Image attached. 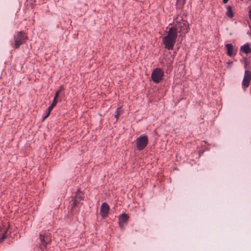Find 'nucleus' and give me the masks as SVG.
I'll return each instance as SVG.
<instances>
[{"label": "nucleus", "mask_w": 251, "mask_h": 251, "mask_svg": "<svg viewBox=\"0 0 251 251\" xmlns=\"http://www.w3.org/2000/svg\"><path fill=\"white\" fill-rule=\"evenodd\" d=\"M84 193L81 191L80 188H78L75 192L72 194L71 197V201H70V214L74 215L79 211V208L83 204L81 201L84 200Z\"/></svg>", "instance_id": "f257e3e1"}, {"label": "nucleus", "mask_w": 251, "mask_h": 251, "mask_svg": "<svg viewBox=\"0 0 251 251\" xmlns=\"http://www.w3.org/2000/svg\"><path fill=\"white\" fill-rule=\"evenodd\" d=\"M177 36V29L176 28L171 27L169 28L167 35L163 39L165 48L168 50H173L174 46L176 42Z\"/></svg>", "instance_id": "f03ea898"}, {"label": "nucleus", "mask_w": 251, "mask_h": 251, "mask_svg": "<svg viewBox=\"0 0 251 251\" xmlns=\"http://www.w3.org/2000/svg\"><path fill=\"white\" fill-rule=\"evenodd\" d=\"M10 227V222L1 223L0 225V243H2L5 239L10 237L11 231H9Z\"/></svg>", "instance_id": "7ed1b4c3"}, {"label": "nucleus", "mask_w": 251, "mask_h": 251, "mask_svg": "<svg viewBox=\"0 0 251 251\" xmlns=\"http://www.w3.org/2000/svg\"><path fill=\"white\" fill-rule=\"evenodd\" d=\"M28 39V37L24 31H18L14 36L15 48L18 49L20 46L25 44Z\"/></svg>", "instance_id": "20e7f679"}, {"label": "nucleus", "mask_w": 251, "mask_h": 251, "mask_svg": "<svg viewBox=\"0 0 251 251\" xmlns=\"http://www.w3.org/2000/svg\"><path fill=\"white\" fill-rule=\"evenodd\" d=\"M39 239L40 240L39 248L42 251L46 250L47 249V245L50 244L52 241L50 236L45 233L40 234Z\"/></svg>", "instance_id": "39448f33"}, {"label": "nucleus", "mask_w": 251, "mask_h": 251, "mask_svg": "<svg viewBox=\"0 0 251 251\" xmlns=\"http://www.w3.org/2000/svg\"><path fill=\"white\" fill-rule=\"evenodd\" d=\"M148 143V139L147 136L143 135L137 138L136 140L137 149L139 150H143Z\"/></svg>", "instance_id": "423d86ee"}, {"label": "nucleus", "mask_w": 251, "mask_h": 251, "mask_svg": "<svg viewBox=\"0 0 251 251\" xmlns=\"http://www.w3.org/2000/svg\"><path fill=\"white\" fill-rule=\"evenodd\" d=\"M176 20L177 28H179V32L184 34L187 33L189 29V24L188 22L183 19H181V21L179 22L177 20L178 17H177Z\"/></svg>", "instance_id": "0eeeda50"}, {"label": "nucleus", "mask_w": 251, "mask_h": 251, "mask_svg": "<svg viewBox=\"0 0 251 251\" xmlns=\"http://www.w3.org/2000/svg\"><path fill=\"white\" fill-rule=\"evenodd\" d=\"M163 76V72L160 68L154 70L151 74V78L153 82L159 83L162 80Z\"/></svg>", "instance_id": "6e6552de"}, {"label": "nucleus", "mask_w": 251, "mask_h": 251, "mask_svg": "<svg viewBox=\"0 0 251 251\" xmlns=\"http://www.w3.org/2000/svg\"><path fill=\"white\" fill-rule=\"evenodd\" d=\"M251 80V73L249 70H246L245 73V76L243 81V86L247 88L249 86L250 81Z\"/></svg>", "instance_id": "1a4fd4ad"}, {"label": "nucleus", "mask_w": 251, "mask_h": 251, "mask_svg": "<svg viewBox=\"0 0 251 251\" xmlns=\"http://www.w3.org/2000/svg\"><path fill=\"white\" fill-rule=\"evenodd\" d=\"M129 216L126 213H123L119 217V225L121 228L123 229L124 227V223L127 222L129 219Z\"/></svg>", "instance_id": "9d476101"}, {"label": "nucleus", "mask_w": 251, "mask_h": 251, "mask_svg": "<svg viewBox=\"0 0 251 251\" xmlns=\"http://www.w3.org/2000/svg\"><path fill=\"white\" fill-rule=\"evenodd\" d=\"M109 211V207L108 204L105 202L103 203L100 207V214L103 219L107 217Z\"/></svg>", "instance_id": "9b49d317"}, {"label": "nucleus", "mask_w": 251, "mask_h": 251, "mask_svg": "<svg viewBox=\"0 0 251 251\" xmlns=\"http://www.w3.org/2000/svg\"><path fill=\"white\" fill-rule=\"evenodd\" d=\"M64 96H65L64 93H63L62 96H61V98H60L58 96V92L55 93L52 102L51 104V105L50 106H49L50 107V108L53 109V108L56 105V104L58 101L60 102L62 101V98Z\"/></svg>", "instance_id": "f8f14e48"}, {"label": "nucleus", "mask_w": 251, "mask_h": 251, "mask_svg": "<svg viewBox=\"0 0 251 251\" xmlns=\"http://www.w3.org/2000/svg\"><path fill=\"white\" fill-rule=\"evenodd\" d=\"M227 49V54L228 56H231L233 54V47L232 44H227L226 45Z\"/></svg>", "instance_id": "ddd939ff"}, {"label": "nucleus", "mask_w": 251, "mask_h": 251, "mask_svg": "<svg viewBox=\"0 0 251 251\" xmlns=\"http://www.w3.org/2000/svg\"><path fill=\"white\" fill-rule=\"evenodd\" d=\"M241 50L245 53H249L251 51V49L250 47V45L248 44H245V45L242 46L241 48Z\"/></svg>", "instance_id": "4468645a"}, {"label": "nucleus", "mask_w": 251, "mask_h": 251, "mask_svg": "<svg viewBox=\"0 0 251 251\" xmlns=\"http://www.w3.org/2000/svg\"><path fill=\"white\" fill-rule=\"evenodd\" d=\"M52 108H50V107L47 108L45 115L42 117V121H44L46 118H47L50 115L51 111H52Z\"/></svg>", "instance_id": "2eb2a0df"}, {"label": "nucleus", "mask_w": 251, "mask_h": 251, "mask_svg": "<svg viewBox=\"0 0 251 251\" xmlns=\"http://www.w3.org/2000/svg\"><path fill=\"white\" fill-rule=\"evenodd\" d=\"M185 2V0H177L176 2V7L181 9Z\"/></svg>", "instance_id": "dca6fc26"}, {"label": "nucleus", "mask_w": 251, "mask_h": 251, "mask_svg": "<svg viewBox=\"0 0 251 251\" xmlns=\"http://www.w3.org/2000/svg\"><path fill=\"white\" fill-rule=\"evenodd\" d=\"M227 11L226 12V15L230 18H232L233 16V13L232 12L231 7L230 6H228L227 7Z\"/></svg>", "instance_id": "f3484780"}, {"label": "nucleus", "mask_w": 251, "mask_h": 251, "mask_svg": "<svg viewBox=\"0 0 251 251\" xmlns=\"http://www.w3.org/2000/svg\"><path fill=\"white\" fill-rule=\"evenodd\" d=\"M65 90V87L64 85H61L59 87V89L58 90L56 91L55 93L58 92V96L59 97L60 95H61V92H63Z\"/></svg>", "instance_id": "a211bd4d"}, {"label": "nucleus", "mask_w": 251, "mask_h": 251, "mask_svg": "<svg viewBox=\"0 0 251 251\" xmlns=\"http://www.w3.org/2000/svg\"><path fill=\"white\" fill-rule=\"evenodd\" d=\"M120 109H121V108L119 107V108H117V109L116 110V114L115 115V117L117 119H118V117H119V116L120 115Z\"/></svg>", "instance_id": "6ab92c4d"}, {"label": "nucleus", "mask_w": 251, "mask_h": 251, "mask_svg": "<svg viewBox=\"0 0 251 251\" xmlns=\"http://www.w3.org/2000/svg\"><path fill=\"white\" fill-rule=\"evenodd\" d=\"M249 16H250V19L251 20V9L249 11Z\"/></svg>", "instance_id": "aec40b11"}, {"label": "nucleus", "mask_w": 251, "mask_h": 251, "mask_svg": "<svg viewBox=\"0 0 251 251\" xmlns=\"http://www.w3.org/2000/svg\"><path fill=\"white\" fill-rule=\"evenodd\" d=\"M228 0H223V2L224 3H226L227 1H228Z\"/></svg>", "instance_id": "412c9836"}]
</instances>
